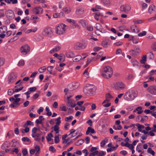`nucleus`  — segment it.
<instances>
[{
    "label": "nucleus",
    "mask_w": 156,
    "mask_h": 156,
    "mask_svg": "<svg viewBox=\"0 0 156 156\" xmlns=\"http://www.w3.org/2000/svg\"><path fill=\"white\" fill-rule=\"evenodd\" d=\"M61 117H58L57 119L56 120H55V121L56 122V125H58V126H59L60 125V124L61 122Z\"/></svg>",
    "instance_id": "obj_50"
},
{
    "label": "nucleus",
    "mask_w": 156,
    "mask_h": 156,
    "mask_svg": "<svg viewBox=\"0 0 156 156\" xmlns=\"http://www.w3.org/2000/svg\"><path fill=\"white\" fill-rule=\"evenodd\" d=\"M147 151L148 153H150L153 156H154L155 155L154 151L153 150H152L151 148L150 147H149Z\"/></svg>",
    "instance_id": "obj_45"
},
{
    "label": "nucleus",
    "mask_w": 156,
    "mask_h": 156,
    "mask_svg": "<svg viewBox=\"0 0 156 156\" xmlns=\"http://www.w3.org/2000/svg\"><path fill=\"white\" fill-rule=\"evenodd\" d=\"M113 73L112 69L111 67L108 66L104 67V71L102 74V76L106 78L111 77Z\"/></svg>",
    "instance_id": "obj_2"
},
{
    "label": "nucleus",
    "mask_w": 156,
    "mask_h": 156,
    "mask_svg": "<svg viewBox=\"0 0 156 156\" xmlns=\"http://www.w3.org/2000/svg\"><path fill=\"white\" fill-rule=\"evenodd\" d=\"M53 136L51 133H49L48 134L47 136L46 137L47 140L48 141H50L51 140V138L53 137Z\"/></svg>",
    "instance_id": "obj_36"
},
{
    "label": "nucleus",
    "mask_w": 156,
    "mask_h": 156,
    "mask_svg": "<svg viewBox=\"0 0 156 156\" xmlns=\"http://www.w3.org/2000/svg\"><path fill=\"white\" fill-rule=\"evenodd\" d=\"M49 150L50 151L52 152L53 153H55L56 151V150L55 148L52 146H51L49 148Z\"/></svg>",
    "instance_id": "obj_55"
},
{
    "label": "nucleus",
    "mask_w": 156,
    "mask_h": 156,
    "mask_svg": "<svg viewBox=\"0 0 156 156\" xmlns=\"http://www.w3.org/2000/svg\"><path fill=\"white\" fill-rule=\"evenodd\" d=\"M75 47L76 49L79 50L85 48V46L83 44L77 42L75 44Z\"/></svg>",
    "instance_id": "obj_15"
},
{
    "label": "nucleus",
    "mask_w": 156,
    "mask_h": 156,
    "mask_svg": "<svg viewBox=\"0 0 156 156\" xmlns=\"http://www.w3.org/2000/svg\"><path fill=\"white\" fill-rule=\"evenodd\" d=\"M67 105L68 106V108L69 107L70 105L73 104V102H72V100H67Z\"/></svg>",
    "instance_id": "obj_61"
},
{
    "label": "nucleus",
    "mask_w": 156,
    "mask_h": 156,
    "mask_svg": "<svg viewBox=\"0 0 156 156\" xmlns=\"http://www.w3.org/2000/svg\"><path fill=\"white\" fill-rule=\"evenodd\" d=\"M155 10V7L154 5H151L149 7L148 12L149 13L151 14L153 13Z\"/></svg>",
    "instance_id": "obj_22"
},
{
    "label": "nucleus",
    "mask_w": 156,
    "mask_h": 156,
    "mask_svg": "<svg viewBox=\"0 0 156 156\" xmlns=\"http://www.w3.org/2000/svg\"><path fill=\"white\" fill-rule=\"evenodd\" d=\"M59 109L62 111H67L66 107L64 105H62L60 107Z\"/></svg>",
    "instance_id": "obj_49"
},
{
    "label": "nucleus",
    "mask_w": 156,
    "mask_h": 156,
    "mask_svg": "<svg viewBox=\"0 0 156 156\" xmlns=\"http://www.w3.org/2000/svg\"><path fill=\"white\" fill-rule=\"evenodd\" d=\"M94 15V16L95 19L97 20H98L100 17L103 16V15L99 12H95L93 13Z\"/></svg>",
    "instance_id": "obj_20"
},
{
    "label": "nucleus",
    "mask_w": 156,
    "mask_h": 156,
    "mask_svg": "<svg viewBox=\"0 0 156 156\" xmlns=\"http://www.w3.org/2000/svg\"><path fill=\"white\" fill-rule=\"evenodd\" d=\"M37 128L35 127H34L32 129L31 134V136L32 137L33 136V135H35L37 134L36 133L37 132Z\"/></svg>",
    "instance_id": "obj_37"
},
{
    "label": "nucleus",
    "mask_w": 156,
    "mask_h": 156,
    "mask_svg": "<svg viewBox=\"0 0 156 156\" xmlns=\"http://www.w3.org/2000/svg\"><path fill=\"white\" fill-rule=\"evenodd\" d=\"M9 146L10 143L9 142L5 141L2 145V148L3 150H4L6 148H8Z\"/></svg>",
    "instance_id": "obj_25"
},
{
    "label": "nucleus",
    "mask_w": 156,
    "mask_h": 156,
    "mask_svg": "<svg viewBox=\"0 0 156 156\" xmlns=\"http://www.w3.org/2000/svg\"><path fill=\"white\" fill-rule=\"evenodd\" d=\"M46 70V68L45 66H43L39 69L38 71L40 73H42L45 72Z\"/></svg>",
    "instance_id": "obj_46"
},
{
    "label": "nucleus",
    "mask_w": 156,
    "mask_h": 156,
    "mask_svg": "<svg viewBox=\"0 0 156 156\" xmlns=\"http://www.w3.org/2000/svg\"><path fill=\"white\" fill-rule=\"evenodd\" d=\"M43 11V8L40 6H37L34 7L32 9L33 13L35 14H41Z\"/></svg>",
    "instance_id": "obj_7"
},
{
    "label": "nucleus",
    "mask_w": 156,
    "mask_h": 156,
    "mask_svg": "<svg viewBox=\"0 0 156 156\" xmlns=\"http://www.w3.org/2000/svg\"><path fill=\"white\" fill-rule=\"evenodd\" d=\"M131 9L130 6L128 4H123L121 5L119 8L120 11L127 13L129 12Z\"/></svg>",
    "instance_id": "obj_5"
},
{
    "label": "nucleus",
    "mask_w": 156,
    "mask_h": 156,
    "mask_svg": "<svg viewBox=\"0 0 156 156\" xmlns=\"http://www.w3.org/2000/svg\"><path fill=\"white\" fill-rule=\"evenodd\" d=\"M54 67L52 66H50L48 67L47 68V70L48 72H49V73L50 74H52V71Z\"/></svg>",
    "instance_id": "obj_51"
},
{
    "label": "nucleus",
    "mask_w": 156,
    "mask_h": 156,
    "mask_svg": "<svg viewBox=\"0 0 156 156\" xmlns=\"http://www.w3.org/2000/svg\"><path fill=\"white\" fill-rule=\"evenodd\" d=\"M146 34V32L144 31H143L142 32H140L138 34V36L139 37H142L143 36H144Z\"/></svg>",
    "instance_id": "obj_56"
},
{
    "label": "nucleus",
    "mask_w": 156,
    "mask_h": 156,
    "mask_svg": "<svg viewBox=\"0 0 156 156\" xmlns=\"http://www.w3.org/2000/svg\"><path fill=\"white\" fill-rule=\"evenodd\" d=\"M18 38V36H15L12 38H11L8 42V43H9L11 42H12L16 40H17Z\"/></svg>",
    "instance_id": "obj_44"
},
{
    "label": "nucleus",
    "mask_w": 156,
    "mask_h": 156,
    "mask_svg": "<svg viewBox=\"0 0 156 156\" xmlns=\"http://www.w3.org/2000/svg\"><path fill=\"white\" fill-rule=\"evenodd\" d=\"M147 91L151 94L156 95V85H152L148 87Z\"/></svg>",
    "instance_id": "obj_8"
},
{
    "label": "nucleus",
    "mask_w": 156,
    "mask_h": 156,
    "mask_svg": "<svg viewBox=\"0 0 156 156\" xmlns=\"http://www.w3.org/2000/svg\"><path fill=\"white\" fill-rule=\"evenodd\" d=\"M90 133H95V131L94 129L89 127L87 128V130L86 132V134L87 135H88Z\"/></svg>",
    "instance_id": "obj_26"
},
{
    "label": "nucleus",
    "mask_w": 156,
    "mask_h": 156,
    "mask_svg": "<svg viewBox=\"0 0 156 156\" xmlns=\"http://www.w3.org/2000/svg\"><path fill=\"white\" fill-rule=\"evenodd\" d=\"M20 100V98H16L15 99L14 101L13 102V104L16 105H19L20 104L18 103V102H19Z\"/></svg>",
    "instance_id": "obj_48"
},
{
    "label": "nucleus",
    "mask_w": 156,
    "mask_h": 156,
    "mask_svg": "<svg viewBox=\"0 0 156 156\" xmlns=\"http://www.w3.org/2000/svg\"><path fill=\"white\" fill-rule=\"evenodd\" d=\"M5 59L2 57H0V66H3L5 63Z\"/></svg>",
    "instance_id": "obj_52"
},
{
    "label": "nucleus",
    "mask_w": 156,
    "mask_h": 156,
    "mask_svg": "<svg viewBox=\"0 0 156 156\" xmlns=\"http://www.w3.org/2000/svg\"><path fill=\"white\" fill-rule=\"evenodd\" d=\"M44 119V118H43V119H37L36 121V122L37 124H43V123L42 122V121Z\"/></svg>",
    "instance_id": "obj_57"
},
{
    "label": "nucleus",
    "mask_w": 156,
    "mask_h": 156,
    "mask_svg": "<svg viewBox=\"0 0 156 156\" xmlns=\"http://www.w3.org/2000/svg\"><path fill=\"white\" fill-rule=\"evenodd\" d=\"M115 150V147L114 146L108 148L107 149V151L108 152H111Z\"/></svg>",
    "instance_id": "obj_64"
},
{
    "label": "nucleus",
    "mask_w": 156,
    "mask_h": 156,
    "mask_svg": "<svg viewBox=\"0 0 156 156\" xmlns=\"http://www.w3.org/2000/svg\"><path fill=\"white\" fill-rule=\"evenodd\" d=\"M13 144L11 145L12 147H16L18 144V142L16 140H13L12 141Z\"/></svg>",
    "instance_id": "obj_40"
},
{
    "label": "nucleus",
    "mask_w": 156,
    "mask_h": 156,
    "mask_svg": "<svg viewBox=\"0 0 156 156\" xmlns=\"http://www.w3.org/2000/svg\"><path fill=\"white\" fill-rule=\"evenodd\" d=\"M66 25L63 23L58 24L55 28V31L56 34L61 35L65 33L66 30Z\"/></svg>",
    "instance_id": "obj_1"
},
{
    "label": "nucleus",
    "mask_w": 156,
    "mask_h": 156,
    "mask_svg": "<svg viewBox=\"0 0 156 156\" xmlns=\"http://www.w3.org/2000/svg\"><path fill=\"white\" fill-rule=\"evenodd\" d=\"M59 141V137L58 136H55V143L57 144Z\"/></svg>",
    "instance_id": "obj_60"
},
{
    "label": "nucleus",
    "mask_w": 156,
    "mask_h": 156,
    "mask_svg": "<svg viewBox=\"0 0 156 156\" xmlns=\"http://www.w3.org/2000/svg\"><path fill=\"white\" fill-rule=\"evenodd\" d=\"M131 62L134 66H138L139 65V62L135 59H132Z\"/></svg>",
    "instance_id": "obj_35"
},
{
    "label": "nucleus",
    "mask_w": 156,
    "mask_h": 156,
    "mask_svg": "<svg viewBox=\"0 0 156 156\" xmlns=\"http://www.w3.org/2000/svg\"><path fill=\"white\" fill-rule=\"evenodd\" d=\"M21 85V83H20L15 87V88L14 89L15 92H18L23 89V87Z\"/></svg>",
    "instance_id": "obj_16"
},
{
    "label": "nucleus",
    "mask_w": 156,
    "mask_h": 156,
    "mask_svg": "<svg viewBox=\"0 0 156 156\" xmlns=\"http://www.w3.org/2000/svg\"><path fill=\"white\" fill-rule=\"evenodd\" d=\"M61 15H63L64 16L65 15L63 12H61L60 13H55L53 14V17L55 18H57L60 17Z\"/></svg>",
    "instance_id": "obj_30"
},
{
    "label": "nucleus",
    "mask_w": 156,
    "mask_h": 156,
    "mask_svg": "<svg viewBox=\"0 0 156 156\" xmlns=\"http://www.w3.org/2000/svg\"><path fill=\"white\" fill-rule=\"evenodd\" d=\"M143 133L145 134H147L151 136H154L155 135L154 133L151 130L150 132L146 131L145 130L143 131Z\"/></svg>",
    "instance_id": "obj_27"
},
{
    "label": "nucleus",
    "mask_w": 156,
    "mask_h": 156,
    "mask_svg": "<svg viewBox=\"0 0 156 156\" xmlns=\"http://www.w3.org/2000/svg\"><path fill=\"white\" fill-rule=\"evenodd\" d=\"M24 126H27L28 125L33 126L34 125V123L28 120L26 122V123L24 124Z\"/></svg>",
    "instance_id": "obj_43"
},
{
    "label": "nucleus",
    "mask_w": 156,
    "mask_h": 156,
    "mask_svg": "<svg viewBox=\"0 0 156 156\" xmlns=\"http://www.w3.org/2000/svg\"><path fill=\"white\" fill-rule=\"evenodd\" d=\"M14 92V90L12 89H9L8 92V95L10 96L12 95Z\"/></svg>",
    "instance_id": "obj_54"
},
{
    "label": "nucleus",
    "mask_w": 156,
    "mask_h": 156,
    "mask_svg": "<svg viewBox=\"0 0 156 156\" xmlns=\"http://www.w3.org/2000/svg\"><path fill=\"white\" fill-rule=\"evenodd\" d=\"M114 88L117 90H123L126 88V85L122 82H116L114 84Z\"/></svg>",
    "instance_id": "obj_3"
},
{
    "label": "nucleus",
    "mask_w": 156,
    "mask_h": 156,
    "mask_svg": "<svg viewBox=\"0 0 156 156\" xmlns=\"http://www.w3.org/2000/svg\"><path fill=\"white\" fill-rule=\"evenodd\" d=\"M136 111H137V113L138 114H140L142 113L143 112V111L142 110V108L141 107H138L135 110H134L133 111V112H135Z\"/></svg>",
    "instance_id": "obj_33"
},
{
    "label": "nucleus",
    "mask_w": 156,
    "mask_h": 156,
    "mask_svg": "<svg viewBox=\"0 0 156 156\" xmlns=\"http://www.w3.org/2000/svg\"><path fill=\"white\" fill-rule=\"evenodd\" d=\"M61 48L60 46H56L52 49H51L49 51L50 53L51 54L55 52L59 51L61 49Z\"/></svg>",
    "instance_id": "obj_19"
},
{
    "label": "nucleus",
    "mask_w": 156,
    "mask_h": 156,
    "mask_svg": "<svg viewBox=\"0 0 156 156\" xmlns=\"http://www.w3.org/2000/svg\"><path fill=\"white\" fill-rule=\"evenodd\" d=\"M98 153V151H96L92 153H90L89 154V156H94L95 155H97Z\"/></svg>",
    "instance_id": "obj_62"
},
{
    "label": "nucleus",
    "mask_w": 156,
    "mask_h": 156,
    "mask_svg": "<svg viewBox=\"0 0 156 156\" xmlns=\"http://www.w3.org/2000/svg\"><path fill=\"white\" fill-rule=\"evenodd\" d=\"M101 3L106 6H109L111 4L110 0H101Z\"/></svg>",
    "instance_id": "obj_23"
},
{
    "label": "nucleus",
    "mask_w": 156,
    "mask_h": 156,
    "mask_svg": "<svg viewBox=\"0 0 156 156\" xmlns=\"http://www.w3.org/2000/svg\"><path fill=\"white\" fill-rule=\"evenodd\" d=\"M82 57L81 55H78L76 56L75 58L73 60V61L77 62L82 59Z\"/></svg>",
    "instance_id": "obj_39"
},
{
    "label": "nucleus",
    "mask_w": 156,
    "mask_h": 156,
    "mask_svg": "<svg viewBox=\"0 0 156 156\" xmlns=\"http://www.w3.org/2000/svg\"><path fill=\"white\" fill-rule=\"evenodd\" d=\"M111 41L109 40H105L102 41L101 43V45L105 48H107L108 46L110 44Z\"/></svg>",
    "instance_id": "obj_12"
},
{
    "label": "nucleus",
    "mask_w": 156,
    "mask_h": 156,
    "mask_svg": "<svg viewBox=\"0 0 156 156\" xmlns=\"http://www.w3.org/2000/svg\"><path fill=\"white\" fill-rule=\"evenodd\" d=\"M25 64L24 60H20L19 61L18 63V66H23Z\"/></svg>",
    "instance_id": "obj_59"
},
{
    "label": "nucleus",
    "mask_w": 156,
    "mask_h": 156,
    "mask_svg": "<svg viewBox=\"0 0 156 156\" xmlns=\"http://www.w3.org/2000/svg\"><path fill=\"white\" fill-rule=\"evenodd\" d=\"M147 55H145L143 56L140 60V62L142 64H144L146 61Z\"/></svg>",
    "instance_id": "obj_47"
},
{
    "label": "nucleus",
    "mask_w": 156,
    "mask_h": 156,
    "mask_svg": "<svg viewBox=\"0 0 156 156\" xmlns=\"http://www.w3.org/2000/svg\"><path fill=\"white\" fill-rule=\"evenodd\" d=\"M81 25L83 27H86V25L87 24V21L85 20H83L81 21Z\"/></svg>",
    "instance_id": "obj_53"
},
{
    "label": "nucleus",
    "mask_w": 156,
    "mask_h": 156,
    "mask_svg": "<svg viewBox=\"0 0 156 156\" xmlns=\"http://www.w3.org/2000/svg\"><path fill=\"white\" fill-rule=\"evenodd\" d=\"M30 19L31 20H34V21L33 22V23H36L37 22V20H39V18L37 16H36L34 15H32L31 16Z\"/></svg>",
    "instance_id": "obj_29"
},
{
    "label": "nucleus",
    "mask_w": 156,
    "mask_h": 156,
    "mask_svg": "<svg viewBox=\"0 0 156 156\" xmlns=\"http://www.w3.org/2000/svg\"><path fill=\"white\" fill-rule=\"evenodd\" d=\"M95 88L94 87L93 88H87L86 90H87L89 91L87 92L88 94H93L95 91Z\"/></svg>",
    "instance_id": "obj_34"
},
{
    "label": "nucleus",
    "mask_w": 156,
    "mask_h": 156,
    "mask_svg": "<svg viewBox=\"0 0 156 156\" xmlns=\"http://www.w3.org/2000/svg\"><path fill=\"white\" fill-rule=\"evenodd\" d=\"M7 27L6 26H2L0 27V32L1 33H5L7 31Z\"/></svg>",
    "instance_id": "obj_28"
},
{
    "label": "nucleus",
    "mask_w": 156,
    "mask_h": 156,
    "mask_svg": "<svg viewBox=\"0 0 156 156\" xmlns=\"http://www.w3.org/2000/svg\"><path fill=\"white\" fill-rule=\"evenodd\" d=\"M20 50L23 54L26 55L29 52L30 48L28 45L25 44L21 47Z\"/></svg>",
    "instance_id": "obj_6"
},
{
    "label": "nucleus",
    "mask_w": 156,
    "mask_h": 156,
    "mask_svg": "<svg viewBox=\"0 0 156 156\" xmlns=\"http://www.w3.org/2000/svg\"><path fill=\"white\" fill-rule=\"evenodd\" d=\"M65 55L66 56L69 58H73L75 57V54L72 51H69L66 52Z\"/></svg>",
    "instance_id": "obj_18"
},
{
    "label": "nucleus",
    "mask_w": 156,
    "mask_h": 156,
    "mask_svg": "<svg viewBox=\"0 0 156 156\" xmlns=\"http://www.w3.org/2000/svg\"><path fill=\"white\" fill-rule=\"evenodd\" d=\"M136 126L137 127L138 131L143 133V131L144 130H142V129L145 128L144 125H141L139 123H136Z\"/></svg>",
    "instance_id": "obj_21"
},
{
    "label": "nucleus",
    "mask_w": 156,
    "mask_h": 156,
    "mask_svg": "<svg viewBox=\"0 0 156 156\" xmlns=\"http://www.w3.org/2000/svg\"><path fill=\"white\" fill-rule=\"evenodd\" d=\"M125 99L127 101H132L134 99V96H133L130 92H127L125 93L124 96Z\"/></svg>",
    "instance_id": "obj_9"
},
{
    "label": "nucleus",
    "mask_w": 156,
    "mask_h": 156,
    "mask_svg": "<svg viewBox=\"0 0 156 156\" xmlns=\"http://www.w3.org/2000/svg\"><path fill=\"white\" fill-rule=\"evenodd\" d=\"M102 48L101 47L96 46L94 47L93 50L94 51L96 52L99 51L100 50L102 49Z\"/></svg>",
    "instance_id": "obj_63"
},
{
    "label": "nucleus",
    "mask_w": 156,
    "mask_h": 156,
    "mask_svg": "<svg viewBox=\"0 0 156 156\" xmlns=\"http://www.w3.org/2000/svg\"><path fill=\"white\" fill-rule=\"evenodd\" d=\"M51 30L50 28H46L43 31V34L46 36H49L51 34Z\"/></svg>",
    "instance_id": "obj_14"
},
{
    "label": "nucleus",
    "mask_w": 156,
    "mask_h": 156,
    "mask_svg": "<svg viewBox=\"0 0 156 156\" xmlns=\"http://www.w3.org/2000/svg\"><path fill=\"white\" fill-rule=\"evenodd\" d=\"M140 52V50L139 48H137L134 50L131 49L129 51L130 54L134 56L138 55Z\"/></svg>",
    "instance_id": "obj_10"
},
{
    "label": "nucleus",
    "mask_w": 156,
    "mask_h": 156,
    "mask_svg": "<svg viewBox=\"0 0 156 156\" xmlns=\"http://www.w3.org/2000/svg\"><path fill=\"white\" fill-rule=\"evenodd\" d=\"M33 138H34L35 141L39 142L41 140L42 142H44L45 140L44 135L43 134L42 132L40 133H37L35 135H33Z\"/></svg>",
    "instance_id": "obj_4"
},
{
    "label": "nucleus",
    "mask_w": 156,
    "mask_h": 156,
    "mask_svg": "<svg viewBox=\"0 0 156 156\" xmlns=\"http://www.w3.org/2000/svg\"><path fill=\"white\" fill-rule=\"evenodd\" d=\"M58 126L55 125L54 127V130L56 132V133H58L59 132V127Z\"/></svg>",
    "instance_id": "obj_42"
},
{
    "label": "nucleus",
    "mask_w": 156,
    "mask_h": 156,
    "mask_svg": "<svg viewBox=\"0 0 156 156\" xmlns=\"http://www.w3.org/2000/svg\"><path fill=\"white\" fill-rule=\"evenodd\" d=\"M62 10L66 14H69L71 12V9L69 7L64 8L62 9Z\"/></svg>",
    "instance_id": "obj_32"
},
{
    "label": "nucleus",
    "mask_w": 156,
    "mask_h": 156,
    "mask_svg": "<svg viewBox=\"0 0 156 156\" xmlns=\"http://www.w3.org/2000/svg\"><path fill=\"white\" fill-rule=\"evenodd\" d=\"M58 58L60 62H64L65 60V56L63 54L59 55Z\"/></svg>",
    "instance_id": "obj_31"
},
{
    "label": "nucleus",
    "mask_w": 156,
    "mask_h": 156,
    "mask_svg": "<svg viewBox=\"0 0 156 156\" xmlns=\"http://www.w3.org/2000/svg\"><path fill=\"white\" fill-rule=\"evenodd\" d=\"M22 140L24 142H29L30 141V139L27 137H23L22 139Z\"/></svg>",
    "instance_id": "obj_58"
},
{
    "label": "nucleus",
    "mask_w": 156,
    "mask_h": 156,
    "mask_svg": "<svg viewBox=\"0 0 156 156\" xmlns=\"http://www.w3.org/2000/svg\"><path fill=\"white\" fill-rule=\"evenodd\" d=\"M113 98V97L110 94L108 93L106 94L105 95V99L102 102V104H103L107 102L110 101L111 99Z\"/></svg>",
    "instance_id": "obj_13"
},
{
    "label": "nucleus",
    "mask_w": 156,
    "mask_h": 156,
    "mask_svg": "<svg viewBox=\"0 0 156 156\" xmlns=\"http://www.w3.org/2000/svg\"><path fill=\"white\" fill-rule=\"evenodd\" d=\"M84 12V9L83 8H80L77 9L76 11V13L77 15H81Z\"/></svg>",
    "instance_id": "obj_24"
},
{
    "label": "nucleus",
    "mask_w": 156,
    "mask_h": 156,
    "mask_svg": "<svg viewBox=\"0 0 156 156\" xmlns=\"http://www.w3.org/2000/svg\"><path fill=\"white\" fill-rule=\"evenodd\" d=\"M19 151V150L18 148H14L12 151H11L9 152L10 154H13L14 152H15L16 154H17Z\"/></svg>",
    "instance_id": "obj_41"
},
{
    "label": "nucleus",
    "mask_w": 156,
    "mask_h": 156,
    "mask_svg": "<svg viewBox=\"0 0 156 156\" xmlns=\"http://www.w3.org/2000/svg\"><path fill=\"white\" fill-rule=\"evenodd\" d=\"M107 141L108 140L106 138H105L104 140H102L100 143V145L101 147H104L105 144L106 143H107Z\"/></svg>",
    "instance_id": "obj_38"
},
{
    "label": "nucleus",
    "mask_w": 156,
    "mask_h": 156,
    "mask_svg": "<svg viewBox=\"0 0 156 156\" xmlns=\"http://www.w3.org/2000/svg\"><path fill=\"white\" fill-rule=\"evenodd\" d=\"M6 16L9 19H12L14 17V14L12 10H10L7 11Z\"/></svg>",
    "instance_id": "obj_17"
},
{
    "label": "nucleus",
    "mask_w": 156,
    "mask_h": 156,
    "mask_svg": "<svg viewBox=\"0 0 156 156\" xmlns=\"http://www.w3.org/2000/svg\"><path fill=\"white\" fill-rule=\"evenodd\" d=\"M16 76L14 73H11L8 77L9 83H12L16 80Z\"/></svg>",
    "instance_id": "obj_11"
}]
</instances>
